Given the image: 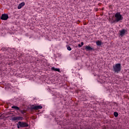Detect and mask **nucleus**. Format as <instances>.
<instances>
[{"label": "nucleus", "mask_w": 129, "mask_h": 129, "mask_svg": "<svg viewBox=\"0 0 129 129\" xmlns=\"http://www.w3.org/2000/svg\"><path fill=\"white\" fill-rule=\"evenodd\" d=\"M115 19L111 22V24H113L114 23H118V22H120V21H122L123 20V17L122 15L120 14V12H117L114 15Z\"/></svg>", "instance_id": "obj_1"}, {"label": "nucleus", "mask_w": 129, "mask_h": 129, "mask_svg": "<svg viewBox=\"0 0 129 129\" xmlns=\"http://www.w3.org/2000/svg\"><path fill=\"white\" fill-rule=\"evenodd\" d=\"M113 71L114 73H119L121 71V64L116 63L115 65L113 66Z\"/></svg>", "instance_id": "obj_2"}, {"label": "nucleus", "mask_w": 129, "mask_h": 129, "mask_svg": "<svg viewBox=\"0 0 129 129\" xmlns=\"http://www.w3.org/2000/svg\"><path fill=\"white\" fill-rule=\"evenodd\" d=\"M28 126H29V124L25 122L19 121L17 124L18 128H20V127H28Z\"/></svg>", "instance_id": "obj_3"}, {"label": "nucleus", "mask_w": 129, "mask_h": 129, "mask_svg": "<svg viewBox=\"0 0 129 129\" xmlns=\"http://www.w3.org/2000/svg\"><path fill=\"white\" fill-rule=\"evenodd\" d=\"M1 20H3L4 21H7L8 19H9V15L8 14H2L1 16Z\"/></svg>", "instance_id": "obj_4"}, {"label": "nucleus", "mask_w": 129, "mask_h": 129, "mask_svg": "<svg viewBox=\"0 0 129 129\" xmlns=\"http://www.w3.org/2000/svg\"><path fill=\"white\" fill-rule=\"evenodd\" d=\"M120 33H119V36H120L121 37H123V36H124V35H125V33H126V32H127V30L123 29L120 31H119Z\"/></svg>", "instance_id": "obj_5"}, {"label": "nucleus", "mask_w": 129, "mask_h": 129, "mask_svg": "<svg viewBox=\"0 0 129 129\" xmlns=\"http://www.w3.org/2000/svg\"><path fill=\"white\" fill-rule=\"evenodd\" d=\"M24 119V117L21 116H15L12 118V120H23Z\"/></svg>", "instance_id": "obj_6"}, {"label": "nucleus", "mask_w": 129, "mask_h": 129, "mask_svg": "<svg viewBox=\"0 0 129 129\" xmlns=\"http://www.w3.org/2000/svg\"><path fill=\"white\" fill-rule=\"evenodd\" d=\"M85 50H86L87 51H94V48L91 47L90 46L86 45L85 47Z\"/></svg>", "instance_id": "obj_7"}, {"label": "nucleus", "mask_w": 129, "mask_h": 129, "mask_svg": "<svg viewBox=\"0 0 129 129\" xmlns=\"http://www.w3.org/2000/svg\"><path fill=\"white\" fill-rule=\"evenodd\" d=\"M43 108V107L42 106H35L32 108V109H34L35 110H37L38 109H42Z\"/></svg>", "instance_id": "obj_8"}, {"label": "nucleus", "mask_w": 129, "mask_h": 129, "mask_svg": "<svg viewBox=\"0 0 129 129\" xmlns=\"http://www.w3.org/2000/svg\"><path fill=\"white\" fill-rule=\"evenodd\" d=\"M24 6H25V3L24 2H22L21 4H20L18 6V10H21V8H23V7H24Z\"/></svg>", "instance_id": "obj_9"}, {"label": "nucleus", "mask_w": 129, "mask_h": 129, "mask_svg": "<svg viewBox=\"0 0 129 129\" xmlns=\"http://www.w3.org/2000/svg\"><path fill=\"white\" fill-rule=\"evenodd\" d=\"M51 70H52V71H56L57 72H61L60 71V69H58V68H56L55 67H52L51 68Z\"/></svg>", "instance_id": "obj_10"}, {"label": "nucleus", "mask_w": 129, "mask_h": 129, "mask_svg": "<svg viewBox=\"0 0 129 129\" xmlns=\"http://www.w3.org/2000/svg\"><path fill=\"white\" fill-rule=\"evenodd\" d=\"M96 44L97 46H101L102 45V42L100 40H98L96 41Z\"/></svg>", "instance_id": "obj_11"}, {"label": "nucleus", "mask_w": 129, "mask_h": 129, "mask_svg": "<svg viewBox=\"0 0 129 129\" xmlns=\"http://www.w3.org/2000/svg\"><path fill=\"white\" fill-rule=\"evenodd\" d=\"M12 108H13L14 109H15V110H20V107H19L17 106H13L12 107Z\"/></svg>", "instance_id": "obj_12"}, {"label": "nucleus", "mask_w": 129, "mask_h": 129, "mask_svg": "<svg viewBox=\"0 0 129 129\" xmlns=\"http://www.w3.org/2000/svg\"><path fill=\"white\" fill-rule=\"evenodd\" d=\"M67 50H68V51H71L72 50V48H71V47H70L68 45H67Z\"/></svg>", "instance_id": "obj_13"}, {"label": "nucleus", "mask_w": 129, "mask_h": 129, "mask_svg": "<svg viewBox=\"0 0 129 129\" xmlns=\"http://www.w3.org/2000/svg\"><path fill=\"white\" fill-rule=\"evenodd\" d=\"M114 116H115V117H117V116H118V113H117V112H114Z\"/></svg>", "instance_id": "obj_14"}, {"label": "nucleus", "mask_w": 129, "mask_h": 129, "mask_svg": "<svg viewBox=\"0 0 129 129\" xmlns=\"http://www.w3.org/2000/svg\"><path fill=\"white\" fill-rule=\"evenodd\" d=\"M78 47H79V48H81V47H82V45H81V44H79Z\"/></svg>", "instance_id": "obj_15"}, {"label": "nucleus", "mask_w": 129, "mask_h": 129, "mask_svg": "<svg viewBox=\"0 0 129 129\" xmlns=\"http://www.w3.org/2000/svg\"><path fill=\"white\" fill-rule=\"evenodd\" d=\"M81 45L82 46H83V45H84V42H82L81 43Z\"/></svg>", "instance_id": "obj_16"}, {"label": "nucleus", "mask_w": 129, "mask_h": 129, "mask_svg": "<svg viewBox=\"0 0 129 129\" xmlns=\"http://www.w3.org/2000/svg\"><path fill=\"white\" fill-rule=\"evenodd\" d=\"M68 129H69V128H68Z\"/></svg>", "instance_id": "obj_17"}]
</instances>
